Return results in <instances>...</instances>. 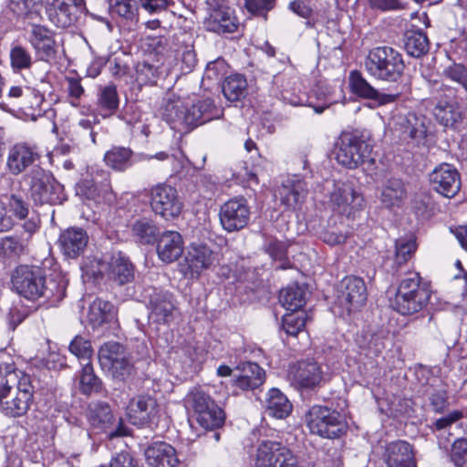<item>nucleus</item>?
<instances>
[{"label": "nucleus", "instance_id": "nucleus-1", "mask_svg": "<svg viewBox=\"0 0 467 467\" xmlns=\"http://www.w3.org/2000/svg\"><path fill=\"white\" fill-rule=\"evenodd\" d=\"M31 377L13 364L0 366V411L9 418L27 413L34 400Z\"/></svg>", "mask_w": 467, "mask_h": 467}, {"label": "nucleus", "instance_id": "nucleus-2", "mask_svg": "<svg viewBox=\"0 0 467 467\" xmlns=\"http://www.w3.org/2000/svg\"><path fill=\"white\" fill-rule=\"evenodd\" d=\"M12 285L17 294L29 300L42 296L52 304L60 302L66 294L64 280L46 282L39 269L28 265H19L12 275Z\"/></svg>", "mask_w": 467, "mask_h": 467}, {"label": "nucleus", "instance_id": "nucleus-3", "mask_svg": "<svg viewBox=\"0 0 467 467\" xmlns=\"http://www.w3.org/2000/svg\"><path fill=\"white\" fill-rule=\"evenodd\" d=\"M213 108V101L210 99L194 102L187 99L174 98L165 104L163 118L171 129L185 132L212 119Z\"/></svg>", "mask_w": 467, "mask_h": 467}, {"label": "nucleus", "instance_id": "nucleus-4", "mask_svg": "<svg viewBox=\"0 0 467 467\" xmlns=\"http://www.w3.org/2000/svg\"><path fill=\"white\" fill-rule=\"evenodd\" d=\"M364 67L367 73L377 80L397 82L403 75L405 64L400 52L384 46L368 52Z\"/></svg>", "mask_w": 467, "mask_h": 467}, {"label": "nucleus", "instance_id": "nucleus-5", "mask_svg": "<svg viewBox=\"0 0 467 467\" xmlns=\"http://www.w3.org/2000/svg\"><path fill=\"white\" fill-rule=\"evenodd\" d=\"M430 296V290L420 285V277L414 273L400 282L392 307L401 315H412L427 306Z\"/></svg>", "mask_w": 467, "mask_h": 467}, {"label": "nucleus", "instance_id": "nucleus-6", "mask_svg": "<svg viewBox=\"0 0 467 467\" xmlns=\"http://www.w3.org/2000/svg\"><path fill=\"white\" fill-rule=\"evenodd\" d=\"M306 423L311 433L327 439L338 438L347 430V422L341 413L320 405L309 409Z\"/></svg>", "mask_w": 467, "mask_h": 467}, {"label": "nucleus", "instance_id": "nucleus-7", "mask_svg": "<svg viewBox=\"0 0 467 467\" xmlns=\"http://www.w3.org/2000/svg\"><path fill=\"white\" fill-rule=\"evenodd\" d=\"M186 406L193 411L197 422L204 430L221 427L225 419L223 410L199 388L192 389L185 399Z\"/></svg>", "mask_w": 467, "mask_h": 467}, {"label": "nucleus", "instance_id": "nucleus-8", "mask_svg": "<svg viewBox=\"0 0 467 467\" xmlns=\"http://www.w3.org/2000/svg\"><path fill=\"white\" fill-rule=\"evenodd\" d=\"M29 194L36 203H61L64 200L63 186L45 170L36 167L26 175Z\"/></svg>", "mask_w": 467, "mask_h": 467}, {"label": "nucleus", "instance_id": "nucleus-9", "mask_svg": "<svg viewBox=\"0 0 467 467\" xmlns=\"http://www.w3.org/2000/svg\"><path fill=\"white\" fill-rule=\"evenodd\" d=\"M152 212L166 221L176 219L183 209V202L176 188L167 183H158L149 190Z\"/></svg>", "mask_w": 467, "mask_h": 467}, {"label": "nucleus", "instance_id": "nucleus-10", "mask_svg": "<svg viewBox=\"0 0 467 467\" xmlns=\"http://www.w3.org/2000/svg\"><path fill=\"white\" fill-rule=\"evenodd\" d=\"M370 151V146L359 137L343 132L336 143L335 155L342 166L356 169L369 157Z\"/></svg>", "mask_w": 467, "mask_h": 467}, {"label": "nucleus", "instance_id": "nucleus-11", "mask_svg": "<svg viewBox=\"0 0 467 467\" xmlns=\"http://www.w3.org/2000/svg\"><path fill=\"white\" fill-rule=\"evenodd\" d=\"M218 262L217 254L204 244H191L179 268L186 278L197 279Z\"/></svg>", "mask_w": 467, "mask_h": 467}, {"label": "nucleus", "instance_id": "nucleus-12", "mask_svg": "<svg viewBox=\"0 0 467 467\" xmlns=\"http://www.w3.org/2000/svg\"><path fill=\"white\" fill-rule=\"evenodd\" d=\"M149 319L157 325H169L175 318L176 306L173 296L168 291L149 287L144 291Z\"/></svg>", "mask_w": 467, "mask_h": 467}, {"label": "nucleus", "instance_id": "nucleus-13", "mask_svg": "<svg viewBox=\"0 0 467 467\" xmlns=\"http://www.w3.org/2000/svg\"><path fill=\"white\" fill-rule=\"evenodd\" d=\"M331 209L347 217H354L364 206V199L349 182H337L329 194Z\"/></svg>", "mask_w": 467, "mask_h": 467}, {"label": "nucleus", "instance_id": "nucleus-14", "mask_svg": "<svg viewBox=\"0 0 467 467\" xmlns=\"http://www.w3.org/2000/svg\"><path fill=\"white\" fill-rule=\"evenodd\" d=\"M433 115L444 127L455 128L464 118L463 108L459 104L455 89L446 88L438 99Z\"/></svg>", "mask_w": 467, "mask_h": 467}, {"label": "nucleus", "instance_id": "nucleus-15", "mask_svg": "<svg viewBox=\"0 0 467 467\" xmlns=\"http://www.w3.org/2000/svg\"><path fill=\"white\" fill-rule=\"evenodd\" d=\"M250 208L244 198H233L224 202L219 212L222 227L229 232L244 229L250 220Z\"/></svg>", "mask_w": 467, "mask_h": 467}, {"label": "nucleus", "instance_id": "nucleus-16", "mask_svg": "<svg viewBox=\"0 0 467 467\" xmlns=\"http://www.w3.org/2000/svg\"><path fill=\"white\" fill-rule=\"evenodd\" d=\"M367 296V287L363 279L347 276L341 281L337 300L348 313L364 306Z\"/></svg>", "mask_w": 467, "mask_h": 467}, {"label": "nucleus", "instance_id": "nucleus-17", "mask_svg": "<svg viewBox=\"0 0 467 467\" xmlns=\"http://www.w3.org/2000/svg\"><path fill=\"white\" fill-rule=\"evenodd\" d=\"M99 270L93 274H106V276L117 283L125 285L134 278V267L130 261L121 253L114 254L108 261H96Z\"/></svg>", "mask_w": 467, "mask_h": 467}, {"label": "nucleus", "instance_id": "nucleus-18", "mask_svg": "<svg viewBox=\"0 0 467 467\" xmlns=\"http://www.w3.org/2000/svg\"><path fill=\"white\" fill-rule=\"evenodd\" d=\"M291 383L298 389H312L325 380L321 366L312 360L299 361L290 368Z\"/></svg>", "mask_w": 467, "mask_h": 467}, {"label": "nucleus", "instance_id": "nucleus-19", "mask_svg": "<svg viewBox=\"0 0 467 467\" xmlns=\"http://www.w3.org/2000/svg\"><path fill=\"white\" fill-rule=\"evenodd\" d=\"M430 182L437 192L448 198L455 196L461 188L459 172L448 163H442L432 171Z\"/></svg>", "mask_w": 467, "mask_h": 467}, {"label": "nucleus", "instance_id": "nucleus-20", "mask_svg": "<svg viewBox=\"0 0 467 467\" xmlns=\"http://www.w3.org/2000/svg\"><path fill=\"white\" fill-rule=\"evenodd\" d=\"M40 155L36 146L26 142H18L8 150L6 169L13 175H19L38 161Z\"/></svg>", "mask_w": 467, "mask_h": 467}, {"label": "nucleus", "instance_id": "nucleus-21", "mask_svg": "<svg viewBox=\"0 0 467 467\" xmlns=\"http://www.w3.org/2000/svg\"><path fill=\"white\" fill-rule=\"evenodd\" d=\"M348 84L350 91L356 96L371 99L377 103L378 106H384L393 103L397 100V94L381 93L362 76L358 70H353L349 73Z\"/></svg>", "mask_w": 467, "mask_h": 467}, {"label": "nucleus", "instance_id": "nucleus-22", "mask_svg": "<svg viewBox=\"0 0 467 467\" xmlns=\"http://www.w3.org/2000/svg\"><path fill=\"white\" fill-rule=\"evenodd\" d=\"M157 414V401L150 396H136L130 399L126 408V415L129 420L138 426H143L153 421Z\"/></svg>", "mask_w": 467, "mask_h": 467}, {"label": "nucleus", "instance_id": "nucleus-23", "mask_svg": "<svg viewBox=\"0 0 467 467\" xmlns=\"http://www.w3.org/2000/svg\"><path fill=\"white\" fill-rule=\"evenodd\" d=\"M54 37V32L47 27L41 25L32 26L29 35V43L40 60L48 62L55 58L57 44Z\"/></svg>", "mask_w": 467, "mask_h": 467}, {"label": "nucleus", "instance_id": "nucleus-24", "mask_svg": "<svg viewBox=\"0 0 467 467\" xmlns=\"http://www.w3.org/2000/svg\"><path fill=\"white\" fill-rule=\"evenodd\" d=\"M184 250V241L177 231H164L157 239L156 251L159 259L165 264L177 261Z\"/></svg>", "mask_w": 467, "mask_h": 467}, {"label": "nucleus", "instance_id": "nucleus-25", "mask_svg": "<svg viewBox=\"0 0 467 467\" xmlns=\"http://www.w3.org/2000/svg\"><path fill=\"white\" fill-rule=\"evenodd\" d=\"M78 192L94 201L106 199L111 193L109 172L99 169L92 171L90 179H84L78 184Z\"/></svg>", "mask_w": 467, "mask_h": 467}, {"label": "nucleus", "instance_id": "nucleus-26", "mask_svg": "<svg viewBox=\"0 0 467 467\" xmlns=\"http://www.w3.org/2000/svg\"><path fill=\"white\" fill-rule=\"evenodd\" d=\"M88 243L87 232L79 227H69L64 230L58 238V244L62 254L67 257L75 259L80 256Z\"/></svg>", "mask_w": 467, "mask_h": 467}, {"label": "nucleus", "instance_id": "nucleus-27", "mask_svg": "<svg viewBox=\"0 0 467 467\" xmlns=\"http://www.w3.org/2000/svg\"><path fill=\"white\" fill-rule=\"evenodd\" d=\"M3 202L5 206V211H7V214L12 216L14 222L16 220H26L23 223V229L29 234V236L38 230L40 226V219L36 215H32L27 218L29 214V207L23 198L12 194L6 197Z\"/></svg>", "mask_w": 467, "mask_h": 467}, {"label": "nucleus", "instance_id": "nucleus-28", "mask_svg": "<svg viewBox=\"0 0 467 467\" xmlns=\"http://www.w3.org/2000/svg\"><path fill=\"white\" fill-rule=\"evenodd\" d=\"M235 369L239 371V374L234 376L233 385L241 390H254L265 382V370L256 363H240Z\"/></svg>", "mask_w": 467, "mask_h": 467}, {"label": "nucleus", "instance_id": "nucleus-29", "mask_svg": "<svg viewBox=\"0 0 467 467\" xmlns=\"http://www.w3.org/2000/svg\"><path fill=\"white\" fill-rule=\"evenodd\" d=\"M146 461L151 467H178L180 460L176 450L165 441H156L145 451Z\"/></svg>", "mask_w": 467, "mask_h": 467}, {"label": "nucleus", "instance_id": "nucleus-30", "mask_svg": "<svg viewBox=\"0 0 467 467\" xmlns=\"http://www.w3.org/2000/svg\"><path fill=\"white\" fill-rule=\"evenodd\" d=\"M384 460L388 467H416L412 446L405 441H396L386 446Z\"/></svg>", "mask_w": 467, "mask_h": 467}, {"label": "nucleus", "instance_id": "nucleus-31", "mask_svg": "<svg viewBox=\"0 0 467 467\" xmlns=\"http://www.w3.org/2000/svg\"><path fill=\"white\" fill-rule=\"evenodd\" d=\"M41 5H45L48 19L58 27H68L76 19L73 7L64 0H41Z\"/></svg>", "mask_w": 467, "mask_h": 467}, {"label": "nucleus", "instance_id": "nucleus-32", "mask_svg": "<svg viewBox=\"0 0 467 467\" xmlns=\"http://www.w3.org/2000/svg\"><path fill=\"white\" fill-rule=\"evenodd\" d=\"M279 193L281 203L295 211L305 202L307 193L306 183L298 179L288 180L283 184Z\"/></svg>", "mask_w": 467, "mask_h": 467}, {"label": "nucleus", "instance_id": "nucleus-33", "mask_svg": "<svg viewBox=\"0 0 467 467\" xmlns=\"http://www.w3.org/2000/svg\"><path fill=\"white\" fill-rule=\"evenodd\" d=\"M237 20L233 10L228 7L214 9L205 20L207 30L215 33H233L237 29Z\"/></svg>", "mask_w": 467, "mask_h": 467}, {"label": "nucleus", "instance_id": "nucleus-34", "mask_svg": "<svg viewBox=\"0 0 467 467\" xmlns=\"http://www.w3.org/2000/svg\"><path fill=\"white\" fill-rule=\"evenodd\" d=\"M116 316L117 310L110 302L97 298L88 307L87 322L93 328H97L106 323L112 322Z\"/></svg>", "mask_w": 467, "mask_h": 467}, {"label": "nucleus", "instance_id": "nucleus-35", "mask_svg": "<svg viewBox=\"0 0 467 467\" xmlns=\"http://www.w3.org/2000/svg\"><path fill=\"white\" fill-rule=\"evenodd\" d=\"M430 123L426 116L410 112L401 119L400 125L404 134L420 143L426 138Z\"/></svg>", "mask_w": 467, "mask_h": 467}, {"label": "nucleus", "instance_id": "nucleus-36", "mask_svg": "<svg viewBox=\"0 0 467 467\" xmlns=\"http://www.w3.org/2000/svg\"><path fill=\"white\" fill-rule=\"evenodd\" d=\"M281 442L271 440L261 441L252 454L254 467H275Z\"/></svg>", "mask_w": 467, "mask_h": 467}, {"label": "nucleus", "instance_id": "nucleus-37", "mask_svg": "<svg viewBox=\"0 0 467 467\" xmlns=\"http://www.w3.org/2000/svg\"><path fill=\"white\" fill-rule=\"evenodd\" d=\"M407 196L404 182L400 179L390 178L383 183L379 200L385 207L391 208L400 206Z\"/></svg>", "mask_w": 467, "mask_h": 467}, {"label": "nucleus", "instance_id": "nucleus-38", "mask_svg": "<svg viewBox=\"0 0 467 467\" xmlns=\"http://www.w3.org/2000/svg\"><path fill=\"white\" fill-rule=\"evenodd\" d=\"M265 409L269 416L284 419L291 412L292 405L279 389H272L267 393Z\"/></svg>", "mask_w": 467, "mask_h": 467}, {"label": "nucleus", "instance_id": "nucleus-39", "mask_svg": "<svg viewBox=\"0 0 467 467\" xmlns=\"http://www.w3.org/2000/svg\"><path fill=\"white\" fill-rule=\"evenodd\" d=\"M119 99L113 84L101 87L98 93V107L103 117L112 115L118 109Z\"/></svg>", "mask_w": 467, "mask_h": 467}, {"label": "nucleus", "instance_id": "nucleus-40", "mask_svg": "<svg viewBox=\"0 0 467 467\" xmlns=\"http://www.w3.org/2000/svg\"><path fill=\"white\" fill-rule=\"evenodd\" d=\"M159 229L156 223L146 218L134 222L131 227L132 236L137 242L143 244H150L156 241Z\"/></svg>", "mask_w": 467, "mask_h": 467}, {"label": "nucleus", "instance_id": "nucleus-41", "mask_svg": "<svg viewBox=\"0 0 467 467\" xmlns=\"http://www.w3.org/2000/svg\"><path fill=\"white\" fill-rule=\"evenodd\" d=\"M281 305L291 312H296L306 303L305 290L295 285L282 289L279 294Z\"/></svg>", "mask_w": 467, "mask_h": 467}, {"label": "nucleus", "instance_id": "nucleus-42", "mask_svg": "<svg viewBox=\"0 0 467 467\" xmlns=\"http://www.w3.org/2000/svg\"><path fill=\"white\" fill-rule=\"evenodd\" d=\"M404 48L414 57L426 54L429 50V40L421 31H407L404 36Z\"/></svg>", "mask_w": 467, "mask_h": 467}, {"label": "nucleus", "instance_id": "nucleus-43", "mask_svg": "<svg viewBox=\"0 0 467 467\" xmlns=\"http://www.w3.org/2000/svg\"><path fill=\"white\" fill-rule=\"evenodd\" d=\"M355 341L367 356H378L385 348L383 337L370 331L357 334Z\"/></svg>", "mask_w": 467, "mask_h": 467}, {"label": "nucleus", "instance_id": "nucleus-44", "mask_svg": "<svg viewBox=\"0 0 467 467\" xmlns=\"http://www.w3.org/2000/svg\"><path fill=\"white\" fill-rule=\"evenodd\" d=\"M88 420L96 428L107 430L113 422L110 407L107 403L98 402L89 406Z\"/></svg>", "mask_w": 467, "mask_h": 467}, {"label": "nucleus", "instance_id": "nucleus-45", "mask_svg": "<svg viewBox=\"0 0 467 467\" xmlns=\"http://www.w3.org/2000/svg\"><path fill=\"white\" fill-rule=\"evenodd\" d=\"M79 386L80 390L85 395L99 393L102 389L100 379L95 375L91 361L81 363Z\"/></svg>", "mask_w": 467, "mask_h": 467}, {"label": "nucleus", "instance_id": "nucleus-46", "mask_svg": "<svg viewBox=\"0 0 467 467\" xmlns=\"http://www.w3.org/2000/svg\"><path fill=\"white\" fill-rule=\"evenodd\" d=\"M247 82L242 75H231L223 84L224 97L230 101H237L245 96Z\"/></svg>", "mask_w": 467, "mask_h": 467}, {"label": "nucleus", "instance_id": "nucleus-47", "mask_svg": "<svg viewBox=\"0 0 467 467\" xmlns=\"http://www.w3.org/2000/svg\"><path fill=\"white\" fill-rule=\"evenodd\" d=\"M417 249L416 239L412 234L400 237L395 242L394 263L400 266L407 263Z\"/></svg>", "mask_w": 467, "mask_h": 467}, {"label": "nucleus", "instance_id": "nucleus-48", "mask_svg": "<svg viewBox=\"0 0 467 467\" xmlns=\"http://www.w3.org/2000/svg\"><path fill=\"white\" fill-rule=\"evenodd\" d=\"M132 151L125 147H113L104 156L108 166L116 171H124L130 165Z\"/></svg>", "mask_w": 467, "mask_h": 467}, {"label": "nucleus", "instance_id": "nucleus-49", "mask_svg": "<svg viewBox=\"0 0 467 467\" xmlns=\"http://www.w3.org/2000/svg\"><path fill=\"white\" fill-rule=\"evenodd\" d=\"M126 356L122 345L118 342H107L99 350V361L102 368L112 367V364Z\"/></svg>", "mask_w": 467, "mask_h": 467}, {"label": "nucleus", "instance_id": "nucleus-50", "mask_svg": "<svg viewBox=\"0 0 467 467\" xmlns=\"http://www.w3.org/2000/svg\"><path fill=\"white\" fill-rule=\"evenodd\" d=\"M10 65L15 72L29 69L33 64L30 52L21 45H14L9 53Z\"/></svg>", "mask_w": 467, "mask_h": 467}, {"label": "nucleus", "instance_id": "nucleus-51", "mask_svg": "<svg viewBox=\"0 0 467 467\" xmlns=\"http://www.w3.org/2000/svg\"><path fill=\"white\" fill-rule=\"evenodd\" d=\"M112 16H118L128 20L135 17L137 5L135 0H108Z\"/></svg>", "mask_w": 467, "mask_h": 467}, {"label": "nucleus", "instance_id": "nucleus-52", "mask_svg": "<svg viewBox=\"0 0 467 467\" xmlns=\"http://www.w3.org/2000/svg\"><path fill=\"white\" fill-rule=\"evenodd\" d=\"M306 326V314L292 312L286 314L282 319V327L285 332L289 335L296 337L301 332Z\"/></svg>", "mask_w": 467, "mask_h": 467}, {"label": "nucleus", "instance_id": "nucleus-53", "mask_svg": "<svg viewBox=\"0 0 467 467\" xmlns=\"http://www.w3.org/2000/svg\"><path fill=\"white\" fill-rule=\"evenodd\" d=\"M69 350L79 359L80 364L91 361L93 350L88 340L76 337L69 345Z\"/></svg>", "mask_w": 467, "mask_h": 467}, {"label": "nucleus", "instance_id": "nucleus-54", "mask_svg": "<svg viewBox=\"0 0 467 467\" xmlns=\"http://www.w3.org/2000/svg\"><path fill=\"white\" fill-rule=\"evenodd\" d=\"M41 0H7V8L17 17H26L32 14Z\"/></svg>", "mask_w": 467, "mask_h": 467}, {"label": "nucleus", "instance_id": "nucleus-55", "mask_svg": "<svg viewBox=\"0 0 467 467\" xmlns=\"http://www.w3.org/2000/svg\"><path fill=\"white\" fill-rule=\"evenodd\" d=\"M103 369L109 371L114 379L125 380L132 374L133 365L127 357L124 356L115 361L112 367H107Z\"/></svg>", "mask_w": 467, "mask_h": 467}, {"label": "nucleus", "instance_id": "nucleus-56", "mask_svg": "<svg viewBox=\"0 0 467 467\" xmlns=\"http://www.w3.org/2000/svg\"><path fill=\"white\" fill-rule=\"evenodd\" d=\"M442 75L458 84L467 91V67L462 64L453 63L445 67Z\"/></svg>", "mask_w": 467, "mask_h": 467}, {"label": "nucleus", "instance_id": "nucleus-57", "mask_svg": "<svg viewBox=\"0 0 467 467\" xmlns=\"http://www.w3.org/2000/svg\"><path fill=\"white\" fill-rule=\"evenodd\" d=\"M136 73L137 80L142 84H154L159 77V69L147 62L138 64Z\"/></svg>", "mask_w": 467, "mask_h": 467}, {"label": "nucleus", "instance_id": "nucleus-58", "mask_svg": "<svg viewBox=\"0 0 467 467\" xmlns=\"http://www.w3.org/2000/svg\"><path fill=\"white\" fill-rule=\"evenodd\" d=\"M25 248L26 244L13 236L5 237L0 242V251L9 257L20 255Z\"/></svg>", "mask_w": 467, "mask_h": 467}, {"label": "nucleus", "instance_id": "nucleus-59", "mask_svg": "<svg viewBox=\"0 0 467 467\" xmlns=\"http://www.w3.org/2000/svg\"><path fill=\"white\" fill-rule=\"evenodd\" d=\"M451 461L458 467H467V439H457L451 448Z\"/></svg>", "mask_w": 467, "mask_h": 467}, {"label": "nucleus", "instance_id": "nucleus-60", "mask_svg": "<svg viewBox=\"0 0 467 467\" xmlns=\"http://www.w3.org/2000/svg\"><path fill=\"white\" fill-rule=\"evenodd\" d=\"M275 467H300L297 456L281 442Z\"/></svg>", "mask_w": 467, "mask_h": 467}, {"label": "nucleus", "instance_id": "nucleus-61", "mask_svg": "<svg viewBox=\"0 0 467 467\" xmlns=\"http://www.w3.org/2000/svg\"><path fill=\"white\" fill-rule=\"evenodd\" d=\"M275 0H245V7L251 14L263 15L271 10Z\"/></svg>", "mask_w": 467, "mask_h": 467}, {"label": "nucleus", "instance_id": "nucleus-62", "mask_svg": "<svg viewBox=\"0 0 467 467\" xmlns=\"http://www.w3.org/2000/svg\"><path fill=\"white\" fill-rule=\"evenodd\" d=\"M321 238L329 245H337L346 242L348 234L335 229H328L322 233Z\"/></svg>", "mask_w": 467, "mask_h": 467}, {"label": "nucleus", "instance_id": "nucleus-63", "mask_svg": "<svg viewBox=\"0 0 467 467\" xmlns=\"http://www.w3.org/2000/svg\"><path fill=\"white\" fill-rule=\"evenodd\" d=\"M265 250L267 254L275 260H281L285 256L286 245L285 243L277 240H270L265 244Z\"/></svg>", "mask_w": 467, "mask_h": 467}, {"label": "nucleus", "instance_id": "nucleus-64", "mask_svg": "<svg viewBox=\"0 0 467 467\" xmlns=\"http://www.w3.org/2000/svg\"><path fill=\"white\" fill-rule=\"evenodd\" d=\"M109 467H137V462L129 452H120L114 456Z\"/></svg>", "mask_w": 467, "mask_h": 467}]
</instances>
